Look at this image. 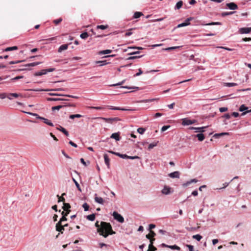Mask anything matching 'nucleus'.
Returning a JSON list of instances; mask_svg holds the SVG:
<instances>
[{
	"mask_svg": "<svg viewBox=\"0 0 251 251\" xmlns=\"http://www.w3.org/2000/svg\"><path fill=\"white\" fill-rule=\"evenodd\" d=\"M82 116L80 114H74V115H70L69 116V118L71 119H74L75 118H79L82 117Z\"/></svg>",
	"mask_w": 251,
	"mask_h": 251,
	"instance_id": "obj_41",
	"label": "nucleus"
},
{
	"mask_svg": "<svg viewBox=\"0 0 251 251\" xmlns=\"http://www.w3.org/2000/svg\"><path fill=\"white\" fill-rule=\"evenodd\" d=\"M182 5L183 1L182 0H180L176 3V6L175 7V9L176 10L179 9L182 7Z\"/></svg>",
	"mask_w": 251,
	"mask_h": 251,
	"instance_id": "obj_29",
	"label": "nucleus"
},
{
	"mask_svg": "<svg viewBox=\"0 0 251 251\" xmlns=\"http://www.w3.org/2000/svg\"><path fill=\"white\" fill-rule=\"evenodd\" d=\"M56 230L63 233V231L65 230V228L62 226V224L57 223L55 226Z\"/></svg>",
	"mask_w": 251,
	"mask_h": 251,
	"instance_id": "obj_12",
	"label": "nucleus"
},
{
	"mask_svg": "<svg viewBox=\"0 0 251 251\" xmlns=\"http://www.w3.org/2000/svg\"><path fill=\"white\" fill-rule=\"evenodd\" d=\"M248 108V107L245 106L244 104H242L239 107V111L244 112H246Z\"/></svg>",
	"mask_w": 251,
	"mask_h": 251,
	"instance_id": "obj_38",
	"label": "nucleus"
},
{
	"mask_svg": "<svg viewBox=\"0 0 251 251\" xmlns=\"http://www.w3.org/2000/svg\"><path fill=\"white\" fill-rule=\"evenodd\" d=\"M101 119L104 120L105 122L108 123H112L113 122L115 121H120V119L118 118L115 117V118H101Z\"/></svg>",
	"mask_w": 251,
	"mask_h": 251,
	"instance_id": "obj_9",
	"label": "nucleus"
},
{
	"mask_svg": "<svg viewBox=\"0 0 251 251\" xmlns=\"http://www.w3.org/2000/svg\"><path fill=\"white\" fill-rule=\"evenodd\" d=\"M143 14L141 12H135L133 15V18L137 19L142 16Z\"/></svg>",
	"mask_w": 251,
	"mask_h": 251,
	"instance_id": "obj_34",
	"label": "nucleus"
},
{
	"mask_svg": "<svg viewBox=\"0 0 251 251\" xmlns=\"http://www.w3.org/2000/svg\"><path fill=\"white\" fill-rule=\"evenodd\" d=\"M96 215L95 214H92L86 216V218L87 220L90 221H94L95 219Z\"/></svg>",
	"mask_w": 251,
	"mask_h": 251,
	"instance_id": "obj_27",
	"label": "nucleus"
},
{
	"mask_svg": "<svg viewBox=\"0 0 251 251\" xmlns=\"http://www.w3.org/2000/svg\"><path fill=\"white\" fill-rule=\"evenodd\" d=\"M126 81V79H124L123 80H122L121 82H119L118 83H116V84H112L111 85V86H119V85H121L123 84L124 83V82Z\"/></svg>",
	"mask_w": 251,
	"mask_h": 251,
	"instance_id": "obj_59",
	"label": "nucleus"
},
{
	"mask_svg": "<svg viewBox=\"0 0 251 251\" xmlns=\"http://www.w3.org/2000/svg\"><path fill=\"white\" fill-rule=\"evenodd\" d=\"M199 141H202L205 139V136L203 133H199L195 135Z\"/></svg>",
	"mask_w": 251,
	"mask_h": 251,
	"instance_id": "obj_21",
	"label": "nucleus"
},
{
	"mask_svg": "<svg viewBox=\"0 0 251 251\" xmlns=\"http://www.w3.org/2000/svg\"><path fill=\"white\" fill-rule=\"evenodd\" d=\"M192 238L194 239H196L198 241H200L202 239V237L200 234H196L193 235Z\"/></svg>",
	"mask_w": 251,
	"mask_h": 251,
	"instance_id": "obj_39",
	"label": "nucleus"
},
{
	"mask_svg": "<svg viewBox=\"0 0 251 251\" xmlns=\"http://www.w3.org/2000/svg\"><path fill=\"white\" fill-rule=\"evenodd\" d=\"M230 182H231L230 181L229 182H225V183L223 184V187H221V188H217L216 189H217L218 190H222V189H225L226 187H227L228 186V185L229 184V183Z\"/></svg>",
	"mask_w": 251,
	"mask_h": 251,
	"instance_id": "obj_47",
	"label": "nucleus"
},
{
	"mask_svg": "<svg viewBox=\"0 0 251 251\" xmlns=\"http://www.w3.org/2000/svg\"><path fill=\"white\" fill-rule=\"evenodd\" d=\"M67 218L66 216L62 215V217L60 219V220L58 223H60V224H62V222L64 221H67Z\"/></svg>",
	"mask_w": 251,
	"mask_h": 251,
	"instance_id": "obj_50",
	"label": "nucleus"
},
{
	"mask_svg": "<svg viewBox=\"0 0 251 251\" xmlns=\"http://www.w3.org/2000/svg\"><path fill=\"white\" fill-rule=\"evenodd\" d=\"M120 135V132H115L111 134L110 138L115 139L117 141H120L121 139Z\"/></svg>",
	"mask_w": 251,
	"mask_h": 251,
	"instance_id": "obj_15",
	"label": "nucleus"
},
{
	"mask_svg": "<svg viewBox=\"0 0 251 251\" xmlns=\"http://www.w3.org/2000/svg\"><path fill=\"white\" fill-rule=\"evenodd\" d=\"M227 107H220L219 108V111L220 112H226L227 110Z\"/></svg>",
	"mask_w": 251,
	"mask_h": 251,
	"instance_id": "obj_63",
	"label": "nucleus"
},
{
	"mask_svg": "<svg viewBox=\"0 0 251 251\" xmlns=\"http://www.w3.org/2000/svg\"><path fill=\"white\" fill-rule=\"evenodd\" d=\"M71 207V206L70 204L69 203L64 202L63 203V205L62 207V208L64 210H70Z\"/></svg>",
	"mask_w": 251,
	"mask_h": 251,
	"instance_id": "obj_24",
	"label": "nucleus"
},
{
	"mask_svg": "<svg viewBox=\"0 0 251 251\" xmlns=\"http://www.w3.org/2000/svg\"><path fill=\"white\" fill-rule=\"evenodd\" d=\"M112 51V50H101V51H99V54L101 55V54H109V53H111Z\"/></svg>",
	"mask_w": 251,
	"mask_h": 251,
	"instance_id": "obj_28",
	"label": "nucleus"
},
{
	"mask_svg": "<svg viewBox=\"0 0 251 251\" xmlns=\"http://www.w3.org/2000/svg\"><path fill=\"white\" fill-rule=\"evenodd\" d=\"M89 36V34L87 32H84L82 33L80 37L82 39H86Z\"/></svg>",
	"mask_w": 251,
	"mask_h": 251,
	"instance_id": "obj_36",
	"label": "nucleus"
},
{
	"mask_svg": "<svg viewBox=\"0 0 251 251\" xmlns=\"http://www.w3.org/2000/svg\"><path fill=\"white\" fill-rule=\"evenodd\" d=\"M56 129L63 132L66 136H69V134L68 131H67V130L65 128L62 127L61 126H59L58 127H56Z\"/></svg>",
	"mask_w": 251,
	"mask_h": 251,
	"instance_id": "obj_18",
	"label": "nucleus"
},
{
	"mask_svg": "<svg viewBox=\"0 0 251 251\" xmlns=\"http://www.w3.org/2000/svg\"><path fill=\"white\" fill-rule=\"evenodd\" d=\"M226 5L230 10H236L238 9L237 5L233 2L227 3Z\"/></svg>",
	"mask_w": 251,
	"mask_h": 251,
	"instance_id": "obj_11",
	"label": "nucleus"
},
{
	"mask_svg": "<svg viewBox=\"0 0 251 251\" xmlns=\"http://www.w3.org/2000/svg\"><path fill=\"white\" fill-rule=\"evenodd\" d=\"M179 48H180V47H179V46L171 47L163 49L162 50L169 51V50H175V49Z\"/></svg>",
	"mask_w": 251,
	"mask_h": 251,
	"instance_id": "obj_40",
	"label": "nucleus"
},
{
	"mask_svg": "<svg viewBox=\"0 0 251 251\" xmlns=\"http://www.w3.org/2000/svg\"><path fill=\"white\" fill-rule=\"evenodd\" d=\"M71 212V210H64L61 212L62 215L67 216Z\"/></svg>",
	"mask_w": 251,
	"mask_h": 251,
	"instance_id": "obj_55",
	"label": "nucleus"
},
{
	"mask_svg": "<svg viewBox=\"0 0 251 251\" xmlns=\"http://www.w3.org/2000/svg\"><path fill=\"white\" fill-rule=\"evenodd\" d=\"M62 19L60 18L59 19L53 20V22L55 25H57V24H59L60 23H61L62 22Z\"/></svg>",
	"mask_w": 251,
	"mask_h": 251,
	"instance_id": "obj_56",
	"label": "nucleus"
},
{
	"mask_svg": "<svg viewBox=\"0 0 251 251\" xmlns=\"http://www.w3.org/2000/svg\"><path fill=\"white\" fill-rule=\"evenodd\" d=\"M187 25H189V24L187 23L186 21L185 20V21L181 24H178L177 26L176 27V28H180V27H184V26H187Z\"/></svg>",
	"mask_w": 251,
	"mask_h": 251,
	"instance_id": "obj_35",
	"label": "nucleus"
},
{
	"mask_svg": "<svg viewBox=\"0 0 251 251\" xmlns=\"http://www.w3.org/2000/svg\"><path fill=\"white\" fill-rule=\"evenodd\" d=\"M82 207L84 208V210L85 211H87L89 210V205L86 202L82 205Z\"/></svg>",
	"mask_w": 251,
	"mask_h": 251,
	"instance_id": "obj_51",
	"label": "nucleus"
},
{
	"mask_svg": "<svg viewBox=\"0 0 251 251\" xmlns=\"http://www.w3.org/2000/svg\"><path fill=\"white\" fill-rule=\"evenodd\" d=\"M207 126H202V127H193L191 126L189 128L190 130H195L196 132H200V133H203L205 131V129Z\"/></svg>",
	"mask_w": 251,
	"mask_h": 251,
	"instance_id": "obj_7",
	"label": "nucleus"
},
{
	"mask_svg": "<svg viewBox=\"0 0 251 251\" xmlns=\"http://www.w3.org/2000/svg\"><path fill=\"white\" fill-rule=\"evenodd\" d=\"M143 74V71L141 68L138 69V72L134 75V77L139 76Z\"/></svg>",
	"mask_w": 251,
	"mask_h": 251,
	"instance_id": "obj_58",
	"label": "nucleus"
},
{
	"mask_svg": "<svg viewBox=\"0 0 251 251\" xmlns=\"http://www.w3.org/2000/svg\"><path fill=\"white\" fill-rule=\"evenodd\" d=\"M48 101H67L69 100L68 99H62V98H48L47 99Z\"/></svg>",
	"mask_w": 251,
	"mask_h": 251,
	"instance_id": "obj_17",
	"label": "nucleus"
},
{
	"mask_svg": "<svg viewBox=\"0 0 251 251\" xmlns=\"http://www.w3.org/2000/svg\"><path fill=\"white\" fill-rule=\"evenodd\" d=\"M98 233L104 238H106L109 235L115 234V232L112 230L110 224L105 222H101V226Z\"/></svg>",
	"mask_w": 251,
	"mask_h": 251,
	"instance_id": "obj_1",
	"label": "nucleus"
},
{
	"mask_svg": "<svg viewBox=\"0 0 251 251\" xmlns=\"http://www.w3.org/2000/svg\"><path fill=\"white\" fill-rule=\"evenodd\" d=\"M46 74L45 69L42 70L41 71L37 72L34 74L35 76H41Z\"/></svg>",
	"mask_w": 251,
	"mask_h": 251,
	"instance_id": "obj_30",
	"label": "nucleus"
},
{
	"mask_svg": "<svg viewBox=\"0 0 251 251\" xmlns=\"http://www.w3.org/2000/svg\"><path fill=\"white\" fill-rule=\"evenodd\" d=\"M158 143V141L153 142L152 143H151L149 144L148 147V150H151V149H153L154 147H156L157 145V144Z\"/></svg>",
	"mask_w": 251,
	"mask_h": 251,
	"instance_id": "obj_32",
	"label": "nucleus"
},
{
	"mask_svg": "<svg viewBox=\"0 0 251 251\" xmlns=\"http://www.w3.org/2000/svg\"><path fill=\"white\" fill-rule=\"evenodd\" d=\"M103 157L104 159V162L105 164L106 165L108 168H109L110 167V159L108 157V156L107 154H104L103 155Z\"/></svg>",
	"mask_w": 251,
	"mask_h": 251,
	"instance_id": "obj_19",
	"label": "nucleus"
},
{
	"mask_svg": "<svg viewBox=\"0 0 251 251\" xmlns=\"http://www.w3.org/2000/svg\"><path fill=\"white\" fill-rule=\"evenodd\" d=\"M201 25H222V23L216 22H211L209 23H205V22H202L201 23Z\"/></svg>",
	"mask_w": 251,
	"mask_h": 251,
	"instance_id": "obj_14",
	"label": "nucleus"
},
{
	"mask_svg": "<svg viewBox=\"0 0 251 251\" xmlns=\"http://www.w3.org/2000/svg\"><path fill=\"white\" fill-rule=\"evenodd\" d=\"M49 95L51 96H63L64 94H58V93H49Z\"/></svg>",
	"mask_w": 251,
	"mask_h": 251,
	"instance_id": "obj_61",
	"label": "nucleus"
},
{
	"mask_svg": "<svg viewBox=\"0 0 251 251\" xmlns=\"http://www.w3.org/2000/svg\"><path fill=\"white\" fill-rule=\"evenodd\" d=\"M11 96L14 97L15 98H18V97H22V95L20 94L17 93H10L7 96V98L9 100H12V98L11 97Z\"/></svg>",
	"mask_w": 251,
	"mask_h": 251,
	"instance_id": "obj_23",
	"label": "nucleus"
},
{
	"mask_svg": "<svg viewBox=\"0 0 251 251\" xmlns=\"http://www.w3.org/2000/svg\"><path fill=\"white\" fill-rule=\"evenodd\" d=\"M145 131H146V128H143V127H139L137 129V132L140 134H143L145 132Z\"/></svg>",
	"mask_w": 251,
	"mask_h": 251,
	"instance_id": "obj_49",
	"label": "nucleus"
},
{
	"mask_svg": "<svg viewBox=\"0 0 251 251\" xmlns=\"http://www.w3.org/2000/svg\"><path fill=\"white\" fill-rule=\"evenodd\" d=\"M75 106L74 104L68 103H66L65 104H61V105H58L57 106H53V107H52L51 109L52 111H54L55 110H59L60 109L64 108L65 107H67V106L71 107V106Z\"/></svg>",
	"mask_w": 251,
	"mask_h": 251,
	"instance_id": "obj_4",
	"label": "nucleus"
},
{
	"mask_svg": "<svg viewBox=\"0 0 251 251\" xmlns=\"http://www.w3.org/2000/svg\"><path fill=\"white\" fill-rule=\"evenodd\" d=\"M95 63L97 64H99L100 66H103L104 65H107L109 63V62H107L106 60H102V61H96Z\"/></svg>",
	"mask_w": 251,
	"mask_h": 251,
	"instance_id": "obj_22",
	"label": "nucleus"
},
{
	"mask_svg": "<svg viewBox=\"0 0 251 251\" xmlns=\"http://www.w3.org/2000/svg\"><path fill=\"white\" fill-rule=\"evenodd\" d=\"M237 85V84L236 83H230V82L225 83V84H224V86L228 87H233V86H235Z\"/></svg>",
	"mask_w": 251,
	"mask_h": 251,
	"instance_id": "obj_42",
	"label": "nucleus"
},
{
	"mask_svg": "<svg viewBox=\"0 0 251 251\" xmlns=\"http://www.w3.org/2000/svg\"><path fill=\"white\" fill-rule=\"evenodd\" d=\"M80 162L81 163L83 164L85 166H88L90 164V162L88 161L87 162H86L84 160V159L82 158L80 159Z\"/></svg>",
	"mask_w": 251,
	"mask_h": 251,
	"instance_id": "obj_52",
	"label": "nucleus"
},
{
	"mask_svg": "<svg viewBox=\"0 0 251 251\" xmlns=\"http://www.w3.org/2000/svg\"><path fill=\"white\" fill-rule=\"evenodd\" d=\"M24 77V76L23 75H19V76H17L14 78H12L11 80V81H14V80H18V79H20L21 78H23Z\"/></svg>",
	"mask_w": 251,
	"mask_h": 251,
	"instance_id": "obj_57",
	"label": "nucleus"
},
{
	"mask_svg": "<svg viewBox=\"0 0 251 251\" xmlns=\"http://www.w3.org/2000/svg\"><path fill=\"white\" fill-rule=\"evenodd\" d=\"M110 109L115 110H122V111H133L134 109H127L125 108H121L119 107H115L113 106H108Z\"/></svg>",
	"mask_w": 251,
	"mask_h": 251,
	"instance_id": "obj_10",
	"label": "nucleus"
},
{
	"mask_svg": "<svg viewBox=\"0 0 251 251\" xmlns=\"http://www.w3.org/2000/svg\"><path fill=\"white\" fill-rule=\"evenodd\" d=\"M162 194L164 195H169L171 193V188L167 186H165L161 191Z\"/></svg>",
	"mask_w": 251,
	"mask_h": 251,
	"instance_id": "obj_16",
	"label": "nucleus"
},
{
	"mask_svg": "<svg viewBox=\"0 0 251 251\" xmlns=\"http://www.w3.org/2000/svg\"><path fill=\"white\" fill-rule=\"evenodd\" d=\"M18 50V47L17 46H13L10 47H7L6 49H4V51H12L14 50Z\"/></svg>",
	"mask_w": 251,
	"mask_h": 251,
	"instance_id": "obj_31",
	"label": "nucleus"
},
{
	"mask_svg": "<svg viewBox=\"0 0 251 251\" xmlns=\"http://www.w3.org/2000/svg\"><path fill=\"white\" fill-rule=\"evenodd\" d=\"M95 226L97 228V231L98 232L99 230L100 229V226H101V223L100 225L99 224V222L97 221L95 223Z\"/></svg>",
	"mask_w": 251,
	"mask_h": 251,
	"instance_id": "obj_62",
	"label": "nucleus"
},
{
	"mask_svg": "<svg viewBox=\"0 0 251 251\" xmlns=\"http://www.w3.org/2000/svg\"><path fill=\"white\" fill-rule=\"evenodd\" d=\"M114 219L118 222L123 223L124 222V217L117 211H114L112 214Z\"/></svg>",
	"mask_w": 251,
	"mask_h": 251,
	"instance_id": "obj_3",
	"label": "nucleus"
},
{
	"mask_svg": "<svg viewBox=\"0 0 251 251\" xmlns=\"http://www.w3.org/2000/svg\"><path fill=\"white\" fill-rule=\"evenodd\" d=\"M121 87L123 88H125V89H136L137 90H140L139 87H135V86L130 87V86H122Z\"/></svg>",
	"mask_w": 251,
	"mask_h": 251,
	"instance_id": "obj_37",
	"label": "nucleus"
},
{
	"mask_svg": "<svg viewBox=\"0 0 251 251\" xmlns=\"http://www.w3.org/2000/svg\"><path fill=\"white\" fill-rule=\"evenodd\" d=\"M155 227V225L154 224H150L149 225L148 230L151 231V230H152V229L154 228Z\"/></svg>",
	"mask_w": 251,
	"mask_h": 251,
	"instance_id": "obj_60",
	"label": "nucleus"
},
{
	"mask_svg": "<svg viewBox=\"0 0 251 251\" xmlns=\"http://www.w3.org/2000/svg\"><path fill=\"white\" fill-rule=\"evenodd\" d=\"M68 44H63L60 46L58 50V51L59 52H61L64 50H65L68 49Z\"/></svg>",
	"mask_w": 251,
	"mask_h": 251,
	"instance_id": "obj_25",
	"label": "nucleus"
},
{
	"mask_svg": "<svg viewBox=\"0 0 251 251\" xmlns=\"http://www.w3.org/2000/svg\"><path fill=\"white\" fill-rule=\"evenodd\" d=\"M64 89L63 88H57V89H43L41 90V91H63Z\"/></svg>",
	"mask_w": 251,
	"mask_h": 251,
	"instance_id": "obj_46",
	"label": "nucleus"
},
{
	"mask_svg": "<svg viewBox=\"0 0 251 251\" xmlns=\"http://www.w3.org/2000/svg\"><path fill=\"white\" fill-rule=\"evenodd\" d=\"M238 32L240 34H248L251 32V27H242L239 29Z\"/></svg>",
	"mask_w": 251,
	"mask_h": 251,
	"instance_id": "obj_8",
	"label": "nucleus"
},
{
	"mask_svg": "<svg viewBox=\"0 0 251 251\" xmlns=\"http://www.w3.org/2000/svg\"><path fill=\"white\" fill-rule=\"evenodd\" d=\"M170 127V126H164L162 127L161 129V132H164L166 130H167Z\"/></svg>",
	"mask_w": 251,
	"mask_h": 251,
	"instance_id": "obj_54",
	"label": "nucleus"
},
{
	"mask_svg": "<svg viewBox=\"0 0 251 251\" xmlns=\"http://www.w3.org/2000/svg\"><path fill=\"white\" fill-rule=\"evenodd\" d=\"M44 123L50 126H54V125L53 124V123L50 120H49L47 119H46L45 120H44Z\"/></svg>",
	"mask_w": 251,
	"mask_h": 251,
	"instance_id": "obj_43",
	"label": "nucleus"
},
{
	"mask_svg": "<svg viewBox=\"0 0 251 251\" xmlns=\"http://www.w3.org/2000/svg\"><path fill=\"white\" fill-rule=\"evenodd\" d=\"M155 239L154 238H151L150 240V244L149 245V249H151V248L153 249V251H155L157 249L155 247L153 246V242L155 241Z\"/></svg>",
	"mask_w": 251,
	"mask_h": 251,
	"instance_id": "obj_20",
	"label": "nucleus"
},
{
	"mask_svg": "<svg viewBox=\"0 0 251 251\" xmlns=\"http://www.w3.org/2000/svg\"><path fill=\"white\" fill-rule=\"evenodd\" d=\"M180 174L178 171H175V172L170 173L168 175V176L169 177H170L171 178H179Z\"/></svg>",
	"mask_w": 251,
	"mask_h": 251,
	"instance_id": "obj_13",
	"label": "nucleus"
},
{
	"mask_svg": "<svg viewBox=\"0 0 251 251\" xmlns=\"http://www.w3.org/2000/svg\"><path fill=\"white\" fill-rule=\"evenodd\" d=\"M108 28L107 25H98L97 26V29H100L102 30H104Z\"/></svg>",
	"mask_w": 251,
	"mask_h": 251,
	"instance_id": "obj_44",
	"label": "nucleus"
},
{
	"mask_svg": "<svg viewBox=\"0 0 251 251\" xmlns=\"http://www.w3.org/2000/svg\"><path fill=\"white\" fill-rule=\"evenodd\" d=\"M40 63H41V62H33V63L26 64H25L23 66V67H24L23 68L18 69L17 71L20 72V71H25V70H29L30 69L28 68L29 67H35V66L40 64Z\"/></svg>",
	"mask_w": 251,
	"mask_h": 251,
	"instance_id": "obj_2",
	"label": "nucleus"
},
{
	"mask_svg": "<svg viewBox=\"0 0 251 251\" xmlns=\"http://www.w3.org/2000/svg\"><path fill=\"white\" fill-rule=\"evenodd\" d=\"M73 181H74V182L75 183L76 187H77V189L79 191H81V188H80V185L79 184H78V183L77 182V181L74 178H73Z\"/></svg>",
	"mask_w": 251,
	"mask_h": 251,
	"instance_id": "obj_45",
	"label": "nucleus"
},
{
	"mask_svg": "<svg viewBox=\"0 0 251 251\" xmlns=\"http://www.w3.org/2000/svg\"><path fill=\"white\" fill-rule=\"evenodd\" d=\"M235 11H232V12H223L222 13L221 15L222 17H225L228 15H231L235 13Z\"/></svg>",
	"mask_w": 251,
	"mask_h": 251,
	"instance_id": "obj_33",
	"label": "nucleus"
},
{
	"mask_svg": "<svg viewBox=\"0 0 251 251\" xmlns=\"http://www.w3.org/2000/svg\"><path fill=\"white\" fill-rule=\"evenodd\" d=\"M187 247L189 249V251H194V247L191 245H187Z\"/></svg>",
	"mask_w": 251,
	"mask_h": 251,
	"instance_id": "obj_64",
	"label": "nucleus"
},
{
	"mask_svg": "<svg viewBox=\"0 0 251 251\" xmlns=\"http://www.w3.org/2000/svg\"><path fill=\"white\" fill-rule=\"evenodd\" d=\"M160 246L162 247H164V248H168L171 249L173 250H177V251L180 250V248L176 245H168L167 244H165V243H162L161 244Z\"/></svg>",
	"mask_w": 251,
	"mask_h": 251,
	"instance_id": "obj_5",
	"label": "nucleus"
},
{
	"mask_svg": "<svg viewBox=\"0 0 251 251\" xmlns=\"http://www.w3.org/2000/svg\"><path fill=\"white\" fill-rule=\"evenodd\" d=\"M57 197L58 198V202H60L61 201L63 202V203L65 202V199L63 197L59 196L58 195H57Z\"/></svg>",
	"mask_w": 251,
	"mask_h": 251,
	"instance_id": "obj_48",
	"label": "nucleus"
},
{
	"mask_svg": "<svg viewBox=\"0 0 251 251\" xmlns=\"http://www.w3.org/2000/svg\"><path fill=\"white\" fill-rule=\"evenodd\" d=\"M142 56H143V55L130 56L127 58V60H133V59H135L136 58H140Z\"/></svg>",
	"mask_w": 251,
	"mask_h": 251,
	"instance_id": "obj_53",
	"label": "nucleus"
},
{
	"mask_svg": "<svg viewBox=\"0 0 251 251\" xmlns=\"http://www.w3.org/2000/svg\"><path fill=\"white\" fill-rule=\"evenodd\" d=\"M95 201L99 204H103V200L101 197H98L96 196L95 197Z\"/></svg>",
	"mask_w": 251,
	"mask_h": 251,
	"instance_id": "obj_26",
	"label": "nucleus"
},
{
	"mask_svg": "<svg viewBox=\"0 0 251 251\" xmlns=\"http://www.w3.org/2000/svg\"><path fill=\"white\" fill-rule=\"evenodd\" d=\"M196 122V120H191L188 118H184L182 119V124L183 126H189L192 125Z\"/></svg>",
	"mask_w": 251,
	"mask_h": 251,
	"instance_id": "obj_6",
	"label": "nucleus"
}]
</instances>
